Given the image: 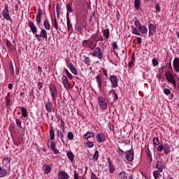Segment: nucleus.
I'll return each mask as SVG.
<instances>
[{"mask_svg":"<svg viewBox=\"0 0 179 179\" xmlns=\"http://www.w3.org/2000/svg\"><path fill=\"white\" fill-rule=\"evenodd\" d=\"M134 26H136V27H133L131 31L135 36H141V33L142 34H148V27L145 25H142L139 20H136L134 21Z\"/></svg>","mask_w":179,"mask_h":179,"instance_id":"obj_1","label":"nucleus"},{"mask_svg":"<svg viewBox=\"0 0 179 179\" xmlns=\"http://www.w3.org/2000/svg\"><path fill=\"white\" fill-rule=\"evenodd\" d=\"M96 34H93L90 39L84 40L82 43L83 47L85 48H90L91 50L96 48L97 44L94 43V41L92 40V38H96Z\"/></svg>","mask_w":179,"mask_h":179,"instance_id":"obj_2","label":"nucleus"},{"mask_svg":"<svg viewBox=\"0 0 179 179\" xmlns=\"http://www.w3.org/2000/svg\"><path fill=\"white\" fill-rule=\"evenodd\" d=\"M173 70V66H171V63L169 64L168 66V70L165 71V77L166 80L169 82V83H171L173 85V86H176V80H174V76H173V73L170 71Z\"/></svg>","mask_w":179,"mask_h":179,"instance_id":"obj_3","label":"nucleus"},{"mask_svg":"<svg viewBox=\"0 0 179 179\" xmlns=\"http://www.w3.org/2000/svg\"><path fill=\"white\" fill-rule=\"evenodd\" d=\"M49 90L50 92L52 101L53 103H56L57 97H58V90H57V86L55 84H51L49 87Z\"/></svg>","mask_w":179,"mask_h":179,"instance_id":"obj_4","label":"nucleus"},{"mask_svg":"<svg viewBox=\"0 0 179 179\" xmlns=\"http://www.w3.org/2000/svg\"><path fill=\"white\" fill-rule=\"evenodd\" d=\"M65 62L67 68L70 69L71 72L75 76L78 75V71H76V68H75V66H73V64H72V62H71V59L69 57L66 58Z\"/></svg>","mask_w":179,"mask_h":179,"instance_id":"obj_5","label":"nucleus"},{"mask_svg":"<svg viewBox=\"0 0 179 179\" xmlns=\"http://www.w3.org/2000/svg\"><path fill=\"white\" fill-rule=\"evenodd\" d=\"M90 55H92V57H96L99 58V59H103V52H101L100 47L95 48L93 52L90 53Z\"/></svg>","mask_w":179,"mask_h":179,"instance_id":"obj_6","label":"nucleus"},{"mask_svg":"<svg viewBox=\"0 0 179 179\" xmlns=\"http://www.w3.org/2000/svg\"><path fill=\"white\" fill-rule=\"evenodd\" d=\"M48 37L47 31L44 29H41L40 34H36L35 38L38 41H41V38H47Z\"/></svg>","mask_w":179,"mask_h":179,"instance_id":"obj_7","label":"nucleus"},{"mask_svg":"<svg viewBox=\"0 0 179 179\" xmlns=\"http://www.w3.org/2000/svg\"><path fill=\"white\" fill-rule=\"evenodd\" d=\"M98 103L99 104V107L101 108V110H106L107 109V101L105 100L103 96H99L98 97Z\"/></svg>","mask_w":179,"mask_h":179,"instance_id":"obj_8","label":"nucleus"},{"mask_svg":"<svg viewBox=\"0 0 179 179\" xmlns=\"http://www.w3.org/2000/svg\"><path fill=\"white\" fill-rule=\"evenodd\" d=\"M9 7H8V5H5L4 9L2 10V15L3 17L6 19V20H10V22H12V18H10V15L9 14Z\"/></svg>","mask_w":179,"mask_h":179,"instance_id":"obj_9","label":"nucleus"},{"mask_svg":"<svg viewBox=\"0 0 179 179\" xmlns=\"http://www.w3.org/2000/svg\"><path fill=\"white\" fill-rule=\"evenodd\" d=\"M109 80L112 85V87L115 88L118 86V78L117 76H110Z\"/></svg>","mask_w":179,"mask_h":179,"instance_id":"obj_10","label":"nucleus"},{"mask_svg":"<svg viewBox=\"0 0 179 179\" xmlns=\"http://www.w3.org/2000/svg\"><path fill=\"white\" fill-rule=\"evenodd\" d=\"M124 156L127 162H134V152L129 150L124 153Z\"/></svg>","mask_w":179,"mask_h":179,"instance_id":"obj_11","label":"nucleus"},{"mask_svg":"<svg viewBox=\"0 0 179 179\" xmlns=\"http://www.w3.org/2000/svg\"><path fill=\"white\" fill-rule=\"evenodd\" d=\"M96 141L98 143H103V142L106 141V135L102 133H99L96 134Z\"/></svg>","mask_w":179,"mask_h":179,"instance_id":"obj_12","label":"nucleus"},{"mask_svg":"<svg viewBox=\"0 0 179 179\" xmlns=\"http://www.w3.org/2000/svg\"><path fill=\"white\" fill-rule=\"evenodd\" d=\"M173 66L174 71H176L177 73L179 72V58L175 57L173 61Z\"/></svg>","mask_w":179,"mask_h":179,"instance_id":"obj_13","label":"nucleus"},{"mask_svg":"<svg viewBox=\"0 0 179 179\" xmlns=\"http://www.w3.org/2000/svg\"><path fill=\"white\" fill-rule=\"evenodd\" d=\"M164 164H163V162L162 161H157L155 164V169H157V170H159L160 173L163 172V170L164 169Z\"/></svg>","mask_w":179,"mask_h":179,"instance_id":"obj_14","label":"nucleus"},{"mask_svg":"<svg viewBox=\"0 0 179 179\" xmlns=\"http://www.w3.org/2000/svg\"><path fill=\"white\" fill-rule=\"evenodd\" d=\"M107 160H108V166L109 168V173L110 174H113V173L115 171V166H114V164H113V162H111V159L110 158H108Z\"/></svg>","mask_w":179,"mask_h":179,"instance_id":"obj_15","label":"nucleus"},{"mask_svg":"<svg viewBox=\"0 0 179 179\" xmlns=\"http://www.w3.org/2000/svg\"><path fill=\"white\" fill-rule=\"evenodd\" d=\"M149 36H154L156 33V26L153 24L150 23L148 24Z\"/></svg>","mask_w":179,"mask_h":179,"instance_id":"obj_16","label":"nucleus"},{"mask_svg":"<svg viewBox=\"0 0 179 179\" xmlns=\"http://www.w3.org/2000/svg\"><path fill=\"white\" fill-rule=\"evenodd\" d=\"M28 26L33 34H36L37 33V27H36V24H34L33 22L30 21L28 23Z\"/></svg>","mask_w":179,"mask_h":179,"instance_id":"obj_17","label":"nucleus"},{"mask_svg":"<svg viewBox=\"0 0 179 179\" xmlns=\"http://www.w3.org/2000/svg\"><path fill=\"white\" fill-rule=\"evenodd\" d=\"M62 82L65 87V89H69V81L68 80V78L66 76H63L62 77Z\"/></svg>","mask_w":179,"mask_h":179,"instance_id":"obj_18","label":"nucleus"},{"mask_svg":"<svg viewBox=\"0 0 179 179\" xmlns=\"http://www.w3.org/2000/svg\"><path fill=\"white\" fill-rule=\"evenodd\" d=\"M58 176L59 179H69V175L65 171H59Z\"/></svg>","mask_w":179,"mask_h":179,"instance_id":"obj_19","label":"nucleus"},{"mask_svg":"<svg viewBox=\"0 0 179 179\" xmlns=\"http://www.w3.org/2000/svg\"><path fill=\"white\" fill-rule=\"evenodd\" d=\"M50 147L51 150H52L55 155H58L59 153V150H58L57 148H55V143H54V141H50Z\"/></svg>","mask_w":179,"mask_h":179,"instance_id":"obj_20","label":"nucleus"},{"mask_svg":"<svg viewBox=\"0 0 179 179\" xmlns=\"http://www.w3.org/2000/svg\"><path fill=\"white\" fill-rule=\"evenodd\" d=\"M43 170L44 174H49V173H51V166L50 165L44 164L43 166Z\"/></svg>","mask_w":179,"mask_h":179,"instance_id":"obj_21","label":"nucleus"},{"mask_svg":"<svg viewBox=\"0 0 179 179\" xmlns=\"http://www.w3.org/2000/svg\"><path fill=\"white\" fill-rule=\"evenodd\" d=\"M43 27L45 29V30H50L51 24H50V20H48V19L44 20Z\"/></svg>","mask_w":179,"mask_h":179,"instance_id":"obj_22","label":"nucleus"},{"mask_svg":"<svg viewBox=\"0 0 179 179\" xmlns=\"http://www.w3.org/2000/svg\"><path fill=\"white\" fill-rule=\"evenodd\" d=\"M46 111H48V113H51L52 111V103L51 102H48L45 104V106Z\"/></svg>","mask_w":179,"mask_h":179,"instance_id":"obj_23","label":"nucleus"},{"mask_svg":"<svg viewBox=\"0 0 179 179\" xmlns=\"http://www.w3.org/2000/svg\"><path fill=\"white\" fill-rule=\"evenodd\" d=\"M170 145H169L168 143H165L164 145V152L165 155H169V153H170Z\"/></svg>","mask_w":179,"mask_h":179,"instance_id":"obj_24","label":"nucleus"},{"mask_svg":"<svg viewBox=\"0 0 179 179\" xmlns=\"http://www.w3.org/2000/svg\"><path fill=\"white\" fill-rule=\"evenodd\" d=\"M66 156L69 159L70 162H73V159H75V155H73V153L71 151H68L66 152Z\"/></svg>","mask_w":179,"mask_h":179,"instance_id":"obj_25","label":"nucleus"},{"mask_svg":"<svg viewBox=\"0 0 179 179\" xmlns=\"http://www.w3.org/2000/svg\"><path fill=\"white\" fill-rule=\"evenodd\" d=\"M96 83L98 85V87L100 89L101 87V76H100V74H99L96 77Z\"/></svg>","mask_w":179,"mask_h":179,"instance_id":"obj_26","label":"nucleus"},{"mask_svg":"<svg viewBox=\"0 0 179 179\" xmlns=\"http://www.w3.org/2000/svg\"><path fill=\"white\" fill-rule=\"evenodd\" d=\"M105 38H110V29L106 28L103 31Z\"/></svg>","mask_w":179,"mask_h":179,"instance_id":"obj_27","label":"nucleus"},{"mask_svg":"<svg viewBox=\"0 0 179 179\" xmlns=\"http://www.w3.org/2000/svg\"><path fill=\"white\" fill-rule=\"evenodd\" d=\"M8 174V171L5 169L0 166V178L5 177Z\"/></svg>","mask_w":179,"mask_h":179,"instance_id":"obj_28","label":"nucleus"},{"mask_svg":"<svg viewBox=\"0 0 179 179\" xmlns=\"http://www.w3.org/2000/svg\"><path fill=\"white\" fill-rule=\"evenodd\" d=\"M43 15V13H41V11H38V15H36V23L37 24H40V23H41V15Z\"/></svg>","mask_w":179,"mask_h":179,"instance_id":"obj_29","label":"nucleus"},{"mask_svg":"<svg viewBox=\"0 0 179 179\" xmlns=\"http://www.w3.org/2000/svg\"><path fill=\"white\" fill-rule=\"evenodd\" d=\"M20 110L22 118H26L27 117V110H26V108L22 107Z\"/></svg>","mask_w":179,"mask_h":179,"instance_id":"obj_30","label":"nucleus"},{"mask_svg":"<svg viewBox=\"0 0 179 179\" xmlns=\"http://www.w3.org/2000/svg\"><path fill=\"white\" fill-rule=\"evenodd\" d=\"M66 23H67V30L68 31H71L72 29V24L71 23V20H69V17L67 16L66 17Z\"/></svg>","mask_w":179,"mask_h":179,"instance_id":"obj_31","label":"nucleus"},{"mask_svg":"<svg viewBox=\"0 0 179 179\" xmlns=\"http://www.w3.org/2000/svg\"><path fill=\"white\" fill-rule=\"evenodd\" d=\"M145 153L150 162H152V160H153V158L152 157V152L150 151V150L149 149L146 150Z\"/></svg>","mask_w":179,"mask_h":179,"instance_id":"obj_32","label":"nucleus"},{"mask_svg":"<svg viewBox=\"0 0 179 179\" xmlns=\"http://www.w3.org/2000/svg\"><path fill=\"white\" fill-rule=\"evenodd\" d=\"M9 71L11 73V76H15V69H13V64L12 62L9 64Z\"/></svg>","mask_w":179,"mask_h":179,"instance_id":"obj_33","label":"nucleus"},{"mask_svg":"<svg viewBox=\"0 0 179 179\" xmlns=\"http://www.w3.org/2000/svg\"><path fill=\"white\" fill-rule=\"evenodd\" d=\"M119 178L120 179H128V178L127 177V172L125 171L120 172L119 174Z\"/></svg>","mask_w":179,"mask_h":179,"instance_id":"obj_34","label":"nucleus"},{"mask_svg":"<svg viewBox=\"0 0 179 179\" xmlns=\"http://www.w3.org/2000/svg\"><path fill=\"white\" fill-rule=\"evenodd\" d=\"M134 8L136 10L141 8V0H134Z\"/></svg>","mask_w":179,"mask_h":179,"instance_id":"obj_35","label":"nucleus"},{"mask_svg":"<svg viewBox=\"0 0 179 179\" xmlns=\"http://www.w3.org/2000/svg\"><path fill=\"white\" fill-rule=\"evenodd\" d=\"M84 62L85 64H86V65H87L88 66H90V62H91L90 57L84 56Z\"/></svg>","mask_w":179,"mask_h":179,"instance_id":"obj_36","label":"nucleus"},{"mask_svg":"<svg viewBox=\"0 0 179 179\" xmlns=\"http://www.w3.org/2000/svg\"><path fill=\"white\" fill-rule=\"evenodd\" d=\"M66 10H67V15H69V13L73 12V10H72V7L71 6V4L67 3L66 5Z\"/></svg>","mask_w":179,"mask_h":179,"instance_id":"obj_37","label":"nucleus"},{"mask_svg":"<svg viewBox=\"0 0 179 179\" xmlns=\"http://www.w3.org/2000/svg\"><path fill=\"white\" fill-rule=\"evenodd\" d=\"M160 176V171L157 170L153 171V177L155 179H158L159 176Z\"/></svg>","mask_w":179,"mask_h":179,"instance_id":"obj_38","label":"nucleus"},{"mask_svg":"<svg viewBox=\"0 0 179 179\" xmlns=\"http://www.w3.org/2000/svg\"><path fill=\"white\" fill-rule=\"evenodd\" d=\"M52 25L54 26L55 30H59V27H58V22L57 21V18H55L52 21Z\"/></svg>","mask_w":179,"mask_h":179,"instance_id":"obj_39","label":"nucleus"},{"mask_svg":"<svg viewBox=\"0 0 179 179\" xmlns=\"http://www.w3.org/2000/svg\"><path fill=\"white\" fill-rule=\"evenodd\" d=\"M61 10V6L59 4H57L56 6V14H57V19H59V12Z\"/></svg>","mask_w":179,"mask_h":179,"instance_id":"obj_40","label":"nucleus"},{"mask_svg":"<svg viewBox=\"0 0 179 179\" xmlns=\"http://www.w3.org/2000/svg\"><path fill=\"white\" fill-rule=\"evenodd\" d=\"M84 138L85 139H90V138H93V133L87 131V134L84 135Z\"/></svg>","mask_w":179,"mask_h":179,"instance_id":"obj_41","label":"nucleus"},{"mask_svg":"<svg viewBox=\"0 0 179 179\" xmlns=\"http://www.w3.org/2000/svg\"><path fill=\"white\" fill-rule=\"evenodd\" d=\"M50 140L54 141L55 139V133L54 132V129H51L50 130Z\"/></svg>","mask_w":179,"mask_h":179,"instance_id":"obj_42","label":"nucleus"},{"mask_svg":"<svg viewBox=\"0 0 179 179\" xmlns=\"http://www.w3.org/2000/svg\"><path fill=\"white\" fill-rule=\"evenodd\" d=\"M6 101L7 104H10V92L7 94V96H6Z\"/></svg>","mask_w":179,"mask_h":179,"instance_id":"obj_43","label":"nucleus"},{"mask_svg":"<svg viewBox=\"0 0 179 179\" xmlns=\"http://www.w3.org/2000/svg\"><path fill=\"white\" fill-rule=\"evenodd\" d=\"M67 138L69 141H72V139H73V133L71 131L68 132Z\"/></svg>","mask_w":179,"mask_h":179,"instance_id":"obj_44","label":"nucleus"},{"mask_svg":"<svg viewBox=\"0 0 179 179\" xmlns=\"http://www.w3.org/2000/svg\"><path fill=\"white\" fill-rule=\"evenodd\" d=\"M3 163H4L5 164H9V163H10V158L9 157L3 158Z\"/></svg>","mask_w":179,"mask_h":179,"instance_id":"obj_45","label":"nucleus"},{"mask_svg":"<svg viewBox=\"0 0 179 179\" xmlns=\"http://www.w3.org/2000/svg\"><path fill=\"white\" fill-rule=\"evenodd\" d=\"M153 143H154V145H155L156 146H157V145H159V143H160V141H159V138L155 137V138H153Z\"/></svg>","mask_w":179,"mask_h":179,"instance_id":"obj_46","label":"nucleus"},{"mask_svg":"<svg viewBox=\"0 0 179 179\" xmlns=\"http://www.w3.org/2000/svg\"><path fill=\"white\" fill-rule=\"evenodd\" d=\"M94 160H99V151H95L94 155H93Z\"/></svg>","mask_w":179,"mask_h":179,"instance_id":"obj_47","label":"nucleus"},{"mask_svg":"<svg viewBox=\"0 0 179 179\" xmlns=\"http://www.w3.org/2000/svg\"><path fill=\"white\" fill-rule=\"evenodd\" d=\"M164 94H166V96H169V94H171V91H170V90H169L168 88H164Z\"/></svg>","mask_w":179,"mask_h":179,"instance_id":"obj_48","label":"nucleus"},{"mask_svg":"<svg viewBox=\"0 0 179 179\" xmlns=\"http://www.w3.org/2000/svg\"><path fill=\"white\" fill-rule=\"evenodd\" d=\"M15 122L17 126L19 127V128H22V121H20V120L16 119Z\"/></svg>","mask_w":179,"mask_h":179,"instance_id":"obj_49","label":"nucleus"},{"mask_svg":"<svg viewBox=\"0 0 179 179\" xmlns=\"http://www.w3.org/2000/svg\"><path fill=\"white\" fill-rule=\"evenodd\" d=\"M152 65L153 66H157V65H159V61H157L156 58L152 59Z\"/></svg>","mask_w":179,"mask_h":179,"instance_id":"obj_50","label":"nucleus"},{"mask_svg":"<svg viewBox=\"0 0 179 179\" xmlns=\"http://www.w3.org/2000/svg\"><path fill=\"white\" fill-rule=\"evenodd\" d=\"M57 136L59 138H64V134H62V131L57 129Z\"/></svg>","mask_w":179,"mask_h":179,"instance_id":"obj_51","label":"nucleus"},{"mask_svg":"<svg viewBox=\"0 0 179 179\" xmlns=\"http://www.w3.org/2000/svg\"><path fill=\"white\" fill-rule=\"evenodd\" d=\"M164 149V146L163 145H160L157 147L158 152H163Z\"/></svg>","mask_w":179,"mask_h":179,"instance_id":"obj_52","label":"nucleus"},{"mask_svg":"<svg viewBox=\"0 0 179 179\" xmlns=\"http://www.w3.org/2000/svg\"><path fill=\"white\" fill-rule=\"evenodd\" d=\"M87 145L88 146V148H93V146H94V144H93L92 142H90V141H87Z\"/></svg>","mask_w":179,"mask_h":179,"instance_id":"obj_53","label":"nucleus"},{"mask_svg":"<svg viewBox=\"0 0 179 179\" xmlns=\"http://www.w3.org/2000/svg\"><path fill=\"white\" fill-rule=\"evenodd\" d=\"M6 44L8 48H12V43H10V41H9L8 40L6 41Z\"/></svg>","mask_w":179,"mask_h":179,"instance_id":"obj_54","label":"nucleus"},{"mask_svg":"<svg viewBox=\"0 0 179 179\" xmlns=\"http://www.w3.org/2000/svg\"><path fill=\"white\" fill-rule=\"evenodd\" d=\"M112 47H113L114 50H118V45L116 42H113L112 43Z\"/></svg>","mask_w":179,"mask_h":179,"instance_id":"obj_55","label":"nucleus"},{"mask_svg":"<svg viewBox=\"0 0 179 179\" xmlns=\"http://www.w3.org/2000/svg\"><path fill=\"white\" fill-rule=\"evenodd\" d=\"M155 10H156V12H160V6L159 4H156L155 5Z\"/></svg>","mask_w":179,"mask_h":179,"instance_id":"obj_56","label":"nucleus"},{"mask_svg":"<svg viewBox=\"0 0 179 179\" xmlns=\"http://www.w3.org/2000/svg\"><path fill=\"white\" fill-rule=\"evenodd\" d=\"M38 87L39 89V90H41V89L43 88V83H38Z\"/></svg>","mask_w":179,"mask_h":179,"instance_id":"obj_57","label":"nucleus"},{"mask_svg":"<svg viewBox=\"0 0 179 179\" xmlns=\"http://www.w3.org/2000/svg\"><path fill=\"white\" fill-rule=\"evenodd\" d=\"M138 44H142V38L141 37L137 38Z\"/></svg>","mask_w":179,"mask_h":179,"instance_id":"obj_58","label":"nucleus"},{"mask_svg":"<svg viewBox=\"0 0 179 179\" xmlns=\"http://www.w3.org/2000/svg\"><path fill=\"white\" fill-rule=\"evenodd\" d=\"M8 87L10 90H12L13 89V85L12 83L8 84Z\"/></svg>","mask_w":179,"mask_h":179,"instance_id":"obj_59","label":"nucleus"},{"mask_svg":"<svg viewBox=\"0 0 179 179\" xmlns=\"http://www.w3.org/2000/svg\"><path fill=\"white\" fill-rule=\"evenodd\" d=\"M157 79H158V80H161L162 79V73H158L157 74Z\"/></svg>","mask_w":179,"mask_h":179,"instance_id":"obj_60","label":"nucleus"},{"mask_svg":"<svg viewBox=\"0 0 179 179\" xmlns=\"http://www.w3.org/2000/svg\"><path fill=\"white\" fill-rule=\"evenodd\" d=\"M91 179H97V176H96V174L92 173Z\"/></svg>","mask_w":179,"mask_h":179,"instance_id":"obj_61","label":"nucleus"},{"mask_svg":"<svg viewBox=\"0 0 179 179\" xmlns=\"http://www.w3.org/2000/svg\"><path fill=\"white\" fill-rule=\"evenodd\" d=\"M79 175L77 174L76 171H74V179H79L78 177Z\"/></svg>","mask_w":179,"mask_h":179,"instance_id":"obj_62","label":"nucleus"},{"mask_svg":"<svg viewBox=\"0 0 179 179\" xmlns=\"http://www.w3.org/2000/svg\"><path fill=\"white\" fill-rule=\"evenodd\" d=\"M64 72H66V75H68L69 73V71H68V69L67 68H64Z\"/></svg>","mask_w":179,"mask_h":179,"instance_id":"obj_63","label":"nucleus"},{"mask_svg":"<svg viewBox=\"0 0 179 179\" xmlns=\"http://www.w3.org/2000/svg\"><path fill=\"white\" fill-rule=\"evenodd\" d=\"M66 76H68V78H69V79H72V74H71V73H69L67 75H66Z\"/></svg>","mask_w":179,"mask_h":179,"instance_id":"obj_64","label":"nucleus"}]
</instances>
